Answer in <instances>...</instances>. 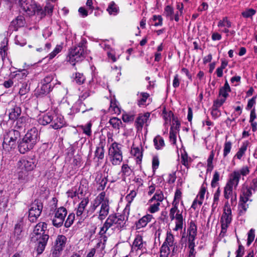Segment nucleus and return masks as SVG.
<instances>
[{"mask_svg":"<svg viewBox=\"0 0 257 257\" xmlns=\"http://www.w3.org/2000/svg\"><path fill=\"white\" fill-rule=\"evenodd\" d=\"M38 141V131L36 127L31 128L18 143V149L21 154L32 149Z\"/></svg>","mask_w":257,"mask_h":257,"instance_id":"nucleus-1","label":"nucleus"},{"mask_svg":"<svg viewBox=\"0 0 257 257\" xmlns=\"http://www.w3.org/2000/svg\"><path fill=\"white\" fill-rule=\"evenodd\" d=\"M85 48L83 41H81L77 46L72 47L69 50L68 61L72 65H75V62H80L84 59Z\"/></svg>","mask_w":257,"mask_h":257,"instance_id":"nucleus-2","label":"nucleus"},{"mask_svg":"<svg viewBox=\"0 0 257 257\" xmlns=\"http://www.w3.org/2000/svg\"><path fill=\"white\" fill-rule=\"evenodd\" d=\"M108 156L113 165H118L122 161L121 145L116 142L112 143L108 150Z\"/></svg>","mask_w":257,"mask_h":257,"instance_id":"nucleus-3","label":"nucleus"},{"mask_svg":"<svg viewBox=\"0 0 257 257\" xmlns=\"http://www.w3.org/2000/svg\"><path fill=\"white\" fill-rule=\"evenodd\" d=\"M43 208V203L38 199H35L30 204L28 211V219L30 222L34 223L37 221L42 213Z\"/></svg>","mask_w":257,"mask_h":257,"instance_id":"nucleus-4","label":"nucleus"},{"mask_svg":"<svg viewBox=\"0 0 257 257\" xmlns=\"http://www.w3.org/2000/svg\"><path fill=\"white\" fill-rule=\"evenodd\" d=\"M20 137L19 131L15 130H10L4 137L3 146L4 149L9 151L16 146V142Z\"/></svg>","mask_w":257,"mask_h":257,"instance_id":"nucleus-5","label":"nucleus"},{"mask_svg":"<svg viewBox=\"0 0 257 257\" xmlns=\"http://www.w3.org/2000/svg\"><path fill=\"white\" fill-rule=\"evenodd\" d=\"M67 214V211L66 208L60 207L56 208L55 210L54 217L52 219L53 226L57 228L62 226L64 223Z\"/></svg>","mask_w":257,"mask_h":257,"instance_id":"nucleus-6","label":"nucleus"},{"mask_svg":"<svg viewBox=\"0 0 257 257\" xmlns=\"http://www.w3.org/2000/svg\"><path fill=\"white\" fill-rule=\"evenodd\" d=\"M67 241L65 235H59L55 242L53 249L52 250V257H59L63 250Z\"/></svg>","mask_w":257,"mask_h":257,"instance_id":"nucleus-7","label":"nucleus"},{"mask_svg":"<svg viewBox=\"0 0 257 257\" xmlns=\"http://www.w3.org/2000/svg\"><path fill=\"white\" fill-rule=\"evenodd\" d=\"M105 222L109 228L115 225L116 228H121L124 227L125 223L124 216L123 215L117 216L116 214L109 215Z\"/></svg>","mask_w":257,"mask_h":257,"instance_id":"nucleus-8","label":"nucleus"},{"mask_svg":"<svg viewBox=\"0 0 257 257\" xmlns=\"http://www.w3.org/2000/svg\"><path fill=\"white\" fill-rule=\"evenodd\" d=\"M37 161L35 157H28L20 160L18 162L19 167L21 170L30 172L36 167Z\"/></svg>","mask_w":257,"mask_h":257,"instance_id":"nucleus-9","label":"nucleus"},{"mask_svg":"<svg viewBox=\"0 0 257 257\" xmlns=\"http://www.w3.org/2000/svg\"><path fill=\"white\" fill-rule=\"evenodd\" d=\"M54 6L50 3H47L44 9L40 5L36 4L34 7L35 15H37L41 19L44 18L47 15L51 16L53 12Z\"/></svg>","mask_w":257,"mask_h":257,"instance_id":"nucleus-10","label":"nucleus"},{"mask_svg":"<svg viewBox=\"0 0 257 257\" xmlns=\"http://www.w3.org/2000/svg\"><path fill=\"white\" fill-rule=\"evenodd\" d=\"M24 232L22 222L17 223L14 228L13 233L11 236V240L15 243H19L23 238Z\"/></svg>","mask_w":257,"mask_h":257,"instance_id":"nucleus-11","label":"nucleus"},{"mask_svg":"<svg viewBox=\"0 0 257 257\" xmlns=\"http://www.w3.org/2000/svg\"><path fill=\"white\" fill-rule=\"evenodd\" d=\"M35 238L37 240V251L38 254H40L45 250L49 238V235L48 234V232H43L42 235L36 236Z\"/></svg>","mask_w":257,"mask_h":257,"instance_id":"nucleus-12","label":"nucleus"},{"mask_svg":"<svg viewBox=\"0 0 257 257\" xmlns=\"http://www.w3.org/2000/svg\"><path fill=\"white\" fill-rule=\"evenodd\" d=\"M10 106L11 107L8 110L9 119L14 121L20 116L22 113V109L20 105L17 104L14 102L11 103Z\"/></svg>","mask_w":257,"mask_h":257,"instance_id":"nucleus-13","label":"nucleus"},{"mask_svg":"<svg viewBox=\"0 0 257 257\" xmlns=\"http://www.w3.org/2000/svg\"><path fill=\"white\" fill-rule=\"evenodd\" d=\"M150 116V113H140L136 119L135 126L137 131H141L145 123H147Z\"/></svg>","mask_w":257,"mask_h":257,"instance_id":"nucleus-14","label":"nucleus"},{"mask_svg":"<svg viewBox=\"0 0 257 257\" xmlns=\"http://www.w3.org/2000/svg\"><path fill=\"white\" fill-rule=\"evenodd\" d=\"M105 145V140H100L98 146L96 147V150L94 152V158L95 159H97V162L102 160L104 156V146Z\"/></svg>","mask_w":257,"mask_h":257,"instance_id":"nucleus-15","label":"nucleus"},{"mask_svg":"<svg viewBox=\"0 0 257 257\" xmlns=\"http://www.w3.org/2000/svg\"><path fill=\"white\" fill-rule=\"evenodd\" d=\"M65 124V121L63 117L61 115L53 113V120L51 122V126L55 130L62 128Z\"/></svg>","mask_w":257,"mask_h":257,"instance_id":"nucleus-16","label":"nucleus"},{"mask_svg":"<svg viewBox=\"0 0 257 257\" xmlns=\"http://www.w3.org/2000/svg\"><path fill=\"white\" fill-rule=\"evenodd\" d=\"M47 224L44 222L37 223L33 230L32 238L42 235L43 232H48V231H47Z\"/></svg>","mask_w":257,"mask_h":257,"instance_id":"nucleus-17","label":"nucleus"},{"mask_svg":"<svg viewBox=\"0 0 257 257\" xmlns=\"http://www.w3.org/2000/svg\"><path fill=\"white\" fill-rule=\"evenodd\" d=\"M89 95V91L86 90L85 91H83L82 94L79 96V98L76 102V104L78 105L79 106V108H77L78 111H81L82 113H84L88 110L92 109V107H90L89 109H84V108H81L82 105L84 106V103L82 102V101L84 100Z\"/></svg>","mask_w":257,"mask_h":257,"instance_id":"nucleus-18","label":"nucleus"},{"mask_svg":"<svg viewBox=\"0 0 257 257\" xmlns=\"http://www.w3.org/2000/svg\"><path fill=\"white\" fill-rule=\"evenodd\" d=\"M227 203L225 204L224 211L220 218V223H224V224L229 225L231 221V210L227 206Z\"/></svg>","mask_w":257,"mask_h":257,"instance_id":"nucleus-19","label":"nucleus"},{"mask_svg":"<svg viewBox=\"0 0 257 257\" xmlns=\"http://www.w3.org/2000/svg\"><path fill=\"white\" fill-rule=\"evenodd\" d=\"M109 211V200H106L101 204L100 209L99 211L98 218L100 220H103L108 214Z\"/></svg>","mask_w":257,"mask_h":257,"instance_id":"nucleus-20","label":"nucleus"},{"mask_svg":"<svg viewBox=\"0 0 257 257\" xmlns=\"http://www.w3.org/2000/svg\"><path fill=\"white\" fill-rule=\"evenodd\" d=\"M153 218L152 215L147 214L136 222L135 225L136 229H139L141 228L146 226L147 224L151 221Z\"/></svg>","mask_w":257,"mask_h":257,"instance_id":"nucleus-21","label":"nucleus"},{"mask_svg":"<svg viewBox=\"0 0 257 257\" xmlns=\"http://www.w3.org/2000/svg\"><path fill=\"white\" fill-rule=\"evenodd\" d=\"M144 244H146V242L143 241V236L140 234H137L133 242V247L135 248H137V250L140 249L143 250L144 249H146Z\"/></svg>","mask_w":257,"mask_h":257,"instance_id":"nucleus-22","label":"nucleus"},{"mask_svg":"<svg viewBox=\"0 0 257 257\" xmlns=\"http://www.w3.org/2000/svg\"><path fill=\"white\" fill-rule=\"evenodd\" d=\"M96 184L98 185L97 187L98 191H103L107 183V177L103 176L101 174L97 175L95 178Z\"/></svg>","mask_w":257,"mask_h":257,"instance_id":"nucleus-23","label":"nucleus"},{"mask_svg":"<svg viewBox=\"0 0 257 257\" xmlns=\"http://www.w3.org/2000/svg\"><path fill=\"white\" fill-rule=\"evenodd\" d=\"M252 190L249 188L248 186L244 185L241 190V194L240 196L241 199L245 200V201H251V199H249L252 195Z\"/></svg>","mask_w":257,"mask_h":257,"instance_id":"nucleus-24","label":"nucleus"},{"mask_svg":"<svg viewBox=\"0 0 257 257\" xmlns=\"http://www.w3.org/2000/svg\"><path fill=\"white\" fill-rule=\"evenodd\" d=\"M240 178V174L238 171H234L230 175V178L227 184L233 185L236 187L239 183Z\"/></svg>","mask_w":257,"mask_h":257,"instance_id":"nucleus-25","label":"nucleus"},{"mask_svg":"<svg viewBox=\"0 0 257 257\" xmlns=\"http://www.w3.org/2000/svg\"><path fill=\"white\" fill-rule=\"evenodd\" d=\"M230 91L231 88L227 81L226 80L223 86L219 89L218 96H222V98H225L226 100L227 97L229 96L228 93Z\"/></svg>","mask_w":257,"mask_h":257,"instance_id":"nucleus-26","label":"nucleus"},{"mask_svg":"<svg viewBox=\"0 0 257 257\" xmlns=\"http://www.w3.org/2000/svg\"><path fill=\"white\" fill-rule=\"evenodd\" d=\"M24 22L22 17H18L15 20H13L10 25V28L13 31H17L19 28L24 26Z\"/></svg>","mask_w":257,"mask_h":257,"instance_id":"nucleus-27","label":"nucleus"},{"mask_svg":"<svg viewBox=\"0 0 257 257\" xmlns=\"http://www.w3.org/2000/svg\"><path fill=\"white\" fill-rule=\"evenodd\" d=\"M42 86L39 88H38L37 92L39 95H46L52 91L53 88L52 84H45L43 83H41Z\"/></svg>","mask_w":257,"mask_h":257,"instance_id":"nucleus-28","label":"nucleus"},{"mask_svg":"<svg viewBox=\"0 0 257 257\" xmlns=\"http://www.w3.org/2000/svg\"><path fill=\"white\" fill-rule=\"evenodd\" d=\"M53 113L48 112L43 115L42 117L39 118V123L43 125H47L49 123H51L53 120Z\"/></svg>","mask_w":257,"mask_h":257,"instance_id":"nucleus-29","label":"nucleus"},{"mask_svg":"<svg viewBox=\"0 0 257 257\" xmlns=\"http://www.w3.org/2000/svg\"><path fill=\"white\" fill-rule=\"evenodd\" d=\"M131 153L132 155L136 157V163L139 164H141L143 158L142 148L141 150L139 147L133 148Z\"/></svg>","mask_w":257,"mask_h":257,"instance_id":"nucleus-30","label":"nucleus"},{"mask_svg":"<svg viewBox=\"0 0 257 257\" xmlns=\"http://www.w3.org/2000/svg\"><path fill=\"white\" fill-rule=\"evenodd\" d=\"M153 142L156 150H160L165 146L164 140L160 135L157 136L154 139Z\"/></svg>","mask_w":257,"mask_h":257,"instance_id":"nucleus-31","label":"nucleus"},{"mask_svg":"<svg viewBox=\"0 0 257 257\" xmlns=\"http://www.w3.org/2000/svg\"><path fill=\"white\" fill-rule=\"evenodd\" d=\"M248 144L249 142L248 141L243 142L241 147L239 148V150L236 154L235 157H236L238 159H241L242 157L244 154L245 151H246Z\"/></svg>","mask_w":257,"mask_h":257,"instance_id":"nucleus-32","label":"nucleus"},{"mask_svg":"<svg viewBox=\"0 0 257 257\" xmlns=\"http://www.w3.org/2000/svg\"><path fill=\"white\" fill-rule=\"evenodd\" d=\"M170 247L171 246L163 243L160 249V257H168L170 253Z\"/></svg>","mask_w":257,"mask_h":257,"instance_id":"nucleus-33","label":"nucleus"},{"mask_svg":"<svg viewBox=\"0 0 257 257\" xmlns=\"http://www.w3.org/2000/svg\"><path fill=\"white\" fill-rule=\"evenodd\" d=\"M175 243L174 242V236L173 234L171 232H167L166 237L163 244H166V245L172 247Z\"/></svg>","mask_w":257,"mask_h":257,"instance_id":"nucleus-34","label":"nucleus"},{"mask_svg":"<svg viewBox=\"0 0 257 257\" xmlns=\"http://www.w3.org/2000/svg\"><path fill=\"white\" fill-rule=\"evenodd\" d=\"M106 10L110 15H115L118 13V8L114 2H111L109 4Z\"/></svg>","mask_w":257,"mask_h":257,"instance_id":"nucleus-35","label":"nucleus"},{"mask_svg":"<svg viewBox=\"0 0 257 257\" xmlns=\"http://www.w3.org/2000/svg\"><path fill=\"white\" fill-rule=\"evenodd\" d=\"M86 78L83 73L76 72L75 74L74 80L78 85L83 84L85 81Z\"/></svg>","mask_w":257,"mask_h":257,"instance_id":"nucleus-36","label":"nucleus"},{"mask_svg":"<svg viewBox=\"0 0 257 257\" xmlns=\"http://www.w3.org/2000/svg\"><path fill=\"white\" fill-rule=\"evenodd\" d=\"M36 5V4H34L29 6H27V5H26V7L23 5V7L21 8L23 9V11L26 12L29 16H33L35 15V10H34V7Z\"/></svg>","mask_w":257,"mask_h":257,"instance_id":"nucleus-37","label":"nucleus"},{"mask_svg":"<svg viewBox=\"0 0 257 257\" xmlns=\"http://www.w3.org/2000/svg\"><path fill=\"white\" fill-rule=\"evenodd\" d=\"M232 187L233 186H230L229 184H226L224 188V197L225 199H228L232 195L233 191H232Z\"/></svg>","mask_w":257,"mask_h":257,"instance_id":"nucleus-38","label":"nucleus"},{"mask_svg":"<svg viewBox=\"0 0 257 257\" xmlns=\"http://www.w3.org/2000/svg\"><path fill=\"white\" fill-rule=\"evenodd\" d=\"M109 122L114 128L117 130H119L120 125L122 124L121 120L117 117L110 118Z\"/></svg>","mask_w":257,"mask_h":257,"instance_id":"nucleus-39","label":"nucleus"},{"mask_svg":"<svg viewBox=\"0 0 257 257\" xmlns=\"http://www.w3.org/2000/svg\"><path fill=\"white\" fill-rule=\"evenodd\" d=\"M28 171L21 170L18 172V179L22 182H25L28 180Z\"/></svg>","mask_w":257,"mask_h":257,"instance_id":"nucleus-40","label":"nucleus"},{"mask_svg":"<svg viewBox=\"0 0 257 257\" xmlns=\"http://www.w3.org/2000/svg\"><path fill=\"white\" fill-rule=\"evenodd\" d=\"M8 39H5L0 44V54H1L2 57H5L7 54V51L8 50Z\"/></svg>","mask_w":257,"mask_h":257,"instance_id":"nucleus-41","label":"nucleus"},{"mask_svg":"<svg viewBox=\"0 0 257 257\" xmlns=\"http://www.w3.org/2000/svg\"><path fill=\"white\" fill-rule=\"evenodd\" d=\"M256 13V11L253 9H247L241 13L242 16L244 18H252Z\"/></svg>","mask_w":257,"mask_h":257,"instance_id":"nucleus-42","label":"nucleus"},{"mask_svg":"<svg viewBox=\"0 0 257 257\" xmlns=\"http://www.w3.org/2000/svg\"><path fill=\"white\" fill-rule=\"evenodd\" d=\"M247 201H245V200L239 199V202L238 204V206L241 209H239V214L240 215L244 214L247 208L248 207V205L246 204V203Z\"/></svg>","mask_w":257,"mask_h":257,"instance_id":"nucleus-43","label":"nucleus"},{"mask_svg":"<svg viewBox=\"0 0 257 257\" xmlns=\"http://www.w3.org/2000/svg\"><path fill=\"white\" fill-rule=\"evenodd\" d=\"M92 123L89 121L86 124L83 125H82L80 126V127L83 131L84 134L88 136H90L91 135V128Z\"/></svg>","mask_w":257,"mask_h":257,"instance_id":"nucleus-44","label":"nucleus"},{"mask_svg":"<svg viewBox=\"0 0 257 257\" xmlns=\"http://www.w3.org/2000/svg\"><path fill=\"white\" fill-rule=\"evenodd\" d=\"M164 199V195L162 191L157 190L153 197L150 200V202H152L154 200H157L159 202H161Z\"/></svg>","mask_w":257,"mask_h":257,"instance_id":"nucleus-45","label":"nucleus"},{"mask_svg":"<svg viewBox=\"0 0 257 257\" xmlns=\"http://www.w3.org/2000/svg\"><path fill=\"white\" fill-rule=\"evenodd\" d=\"M75 219V214L73 213H70L68 216L66 220L64 222V226L69 228L73 224Z\"/></svg>","mask_w":257,"mask_h":257,"instance_id":"nucleus-46","label":"nucleus"},{"mask_svg":"<svg viewBox=\"0 0 257 257\" xmlns=\"http://www.w3.org/2000/svg\"><path fill=\"white\" fill-rule=\"evenodd\" d=\"M219 173L217 171H215L213 176L212 180L211 182V186L212 188H215L218 185V181L219 180Z\"/></svg>","mask_w":257,"mask_h":257,"instance_id":"nucleus-47","label":"nucleus"},{"mask_svg":"<svg viewBox=\"0 0 257 257\" xmlns=\"http://www.w3.org/2000/svg\"><path fill=\"white\" fill-rule=\"evenodd\" d=\"M232 144L230 141H226L224 145L223 157H226L230 152Z\"/></svg>","mask_w":257,"mask_h":257,"instance_id":"nucleus-48","label":"nucleus"},{"mask_svg":"<svg viewBox=\"0 0 257 257\" xmlns=\"http://www.w3.org/2000/svg\"><path fill=\"white\" fill-rule=\"evenodd\" d=\"M141 95L142 98L138 101V104L139 106L145 105L146 100L150 96L149 94L147 92H142Z\"/></svg>","mask_w":257,"mask_h":257,"instance_id":"nucleus-49","label":"nucleus"},{"mask_svg":"<svg viewBox=\"0 0 257 257\" xmlns=\"http://www.w3.org/2000/svg\"><path fill=\"white\" fill-rule=\"evenodd\" d=\"M197 225L194 221L191 220L189 223V226L188 228V233H197Z\"/></svg>","mask_w":257,"mask_h":257,"instance_id":"nucleus-50","label":"nucleus"},{"mask_svg":"<svg viewBox=\"0 0 257 257\" xmlns=\"http://www.w3.org/2000/svg\"><path fill=\"white\" fill-rule=\"evenodd\" d=\"M101 203L100 202H98L95 199L93 200V202L91 204L89 210L87 211V213H93L96 209L100 205Z\"/></svg>","mask_w":257,"mask_h":257,"instance_id":"nucleus-51","label":"nucleus"},{"mask_svg":"<svg viewBox=\"0 0 257 257\" xmlns=\"http://www.w3.org/2000/svg\"><path fill=\"white\" fill-rule=\"evenodd\" d=\"M30 90V85L27 83H23L19 90V94L22 96L27 94Z\"/></svg>","mask_w":257,"mask_h":257,"instance_id":"nucleus-52","label":"nucleus"},{"mask_svg":"<svg viewBox=\"0 0 257 257\" xmlns=\"http://www.w3.org/2000/svg\"><path fill=\"white\" fill-rule=\"evenodd\" d=\"M254 229L251 228L248 231L247 235V245L249 246L250 244L251 243V242L253 241L255 237V233H254Z\"/></svg>","mask_w":257,"mask_h":257,"instance_id":"nucleus-53","label":"nucleus"},{"mask_svg":"<svg viewBox=\"0 0 257 257\" xmlns=\"http://www.w3.org/2000/svg\"><path fill=\"white\" fill-rule=\"evenodd\" d=\"M27 117L25 116H19L18 119H16V126L18 128H22L25 126Z\"/></svg>","mask_w":257,"mask_h":257,"instance_id":"nucleus-54","label":"nucleus"},{"mask_svg":"<svg viewBox=\"0 0 257 257\" xmlns=\"http://www.w3.org/2000/svg\"><path fill=\"white\" fill-rule=\"evenodd\" d=\"M225 101L226 100L225 98H221L220 99H216V100H214L212 107L218 109L223 105Z\"/></svg>","mask_w":257,"mask_h":257,"instance_id":"nucleus-55","label":"nucleus"},{"mask_svg":"<svg viewBox=\"0 0 257 257\" xmlns=\"http://www.w3.org/2000/svg\"><path fill=\"white\" fill-rule=\"evenodd\" d=\"M174 13V9L170 6H167L165 8L164 14L166 17H170L171 20L173 19L172 15Z\"/></svg>","mask_w":257,"mask_h":257,"instance_id":"nucleus-56","label":"nucleus"},{"mask_svg":"<svg viewBox=\"0 0 257 257\" xmlns=\"http://www.w3.org/2000/svg\"><path fill=\"white\" fill-rule=\"evenodd\" d=\"M176 132L173 130V126H171L170 130L169 139L170 141L174 145L176 144Z\"/></svg>","mask_w":257,"mask_h":257,"instance_id":"nucleus-57","label":"nucleus"},{"mask_svg":"<svg viewBox=\"0 0 257 257\" xmlns=\"http://www.w3.org/2000/svg\"><path fill=\"white\" fill-rule=\"evenodd\" d=\"M135 118L134 114L124 113L122 115V119L124 122H132Z\"/></svg>","mask_w":257,"mask_h":257,"instance_id":"nucleus-58","label":"nucleus"},{"mask_svg":"<svg viewBox=\"0 0 257 257\" xmlns=\"http://www.w3.org/2000/svg\"><path fill=\"white\" fill-rule=\"evenodd\" d=\"M159 165V160L158 157L154 156L152 160V169L154 173L156 171Z\"/></svg>","mask_w":257,"mask_h":257,"instance_id":"nucleus-59","label":"nucleus"},{"mask_svg":"<svg viewBox=\"0 0 257 257\" xmlns=\"http://www.w3.org/2000/svg\"><path fill=\"white\" fill-rule=\"evenodd\" d=\"M181 163L187 168L189 167L188 156L187 153L181 155Z\"/></svg>","mask_w":257,"mask_h":257,"instance_id":"nucleus-60","label":"nucleus"},{"mask_svg":"<svg viewBox=\"0 0 257 257\" xmlns=\"http://www.w3.org/2000/svg\"><path fill=\"white\" fill-rule=\"evenodd\" d=\"M245 251L244 247L242 244H239L238 249L235 251V257H242Z\"/></svg>","mask_w":257,"mask_h":257,"instance_id":"nucleus-61","label":"nucleus"},{"mask_svg":"<svg viewBox=\"0 0 257 257\" xmlns=\"http://www.w3.org/2000/svg\"><path fill=\"white\" fill-rule=\"evenodd\" d=\"M121 172L124 175L128 176L131 175L132 171L127 164H123L121 167Z\"/></svg>","mask_w":257,"mask_h":257,"instance_id":"nucleus-62","label":"nucleus"},{"mask_svg":"<svg viewBox=\"0 0 257 257\" xmlns=\"http://www.w3.org/2000/svg\"><path fill=\"white\" fill-rule=\"evenodd\" d=\"M95 199L101 204L106 200H109L108 198H105V192H101L96 198Z\"/></svg>","mask_w":257,"mask_h":257,"instance_id":"nucleus-63","label":"nucleus"},{"mask_svg":"<svg viewBox=\"0 0 257 257\" xmlns=\"http://www.w3.org/2000/svg\"><path fill=\"white\" fill-rule=\"evenodd\" d=\"M248 187L250 188L253 192L257 191V178L253 179L249 186H248Z\"/></svg>","mask_w":257,"mask_h":257,"instance_id":"nucleus-64","label":"nucleus"}]
</instances>
